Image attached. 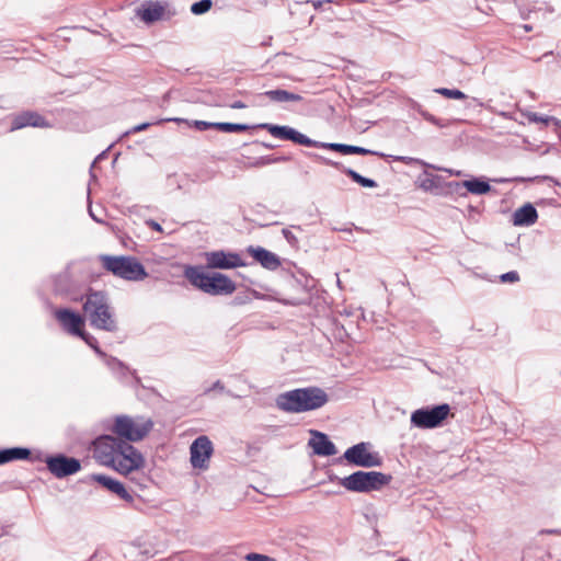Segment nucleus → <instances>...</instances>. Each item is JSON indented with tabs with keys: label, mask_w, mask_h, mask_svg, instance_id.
I'll return each instance as SVG.
<instances>
[{
	"label": "nucleus",
	"mask_w": 561,
	"mask_h": 561,
	"mask_svg": "<svg viewBox=\"0 0 561 561\" xmlns=\"http://www.w3.org/2000/svg\"><path fill=\"white\" fill-rule=\"evenodd\" d=\"M256 127L267 130L273 137L284 139V140H290L295 144L306 146V147H313V148H322V149H330L333 151H337L342 154H377V156H383L382 153H379L377 151L354 146V145H346V144H339V142H322L319 140H313L306 136L305 134L298 131L297 129L287 126V125H275L271 123H262L259 124Z\"/></svg>",
	"instance_id": "2"
},
{
	"label": "nucleus",
	"mask_w": 561,
	"mask_h": 561,
	"mask_svg": "<svg viewBox=\"0 0 561 561\" xmlns=\"http://www.w3.org/2000/svg\"><path fill=\"white\" fill-rule=\"evenodd\" d=\"M430 168L434 169V170H437V171L446 172L449 175H454V176H461L462 175V171H460V170L437 167V165H434V164H430Z\"/></svg>",
	"instance_id": "44"
},
{
	"label": "nucleus",
	"mask_w": 561,
	"mask_h": 561,
	"mask_svg": "<svg viewBox=\"0 0 561 561\" xmlns=\"http://www.w3.org/2000/svg\"><path fill=\"white\" fill-rule=\"evenodd\" d=\"M450 413V407L442 403L417 409L411 414V424L417 428H436L443 424Z\"/></svg>",
	"instance_id": "9"
},
{
	"label": "nucleus",
	"mask_w": 561,
	"mask_h": 561,
	"mask_svg": "<svg viewBox=\"0 0 561 561\" xmlns=\"http://www.w3.org/2000/svg\"><path fill=\"white\" fill-rule=\"evenodd\" d=\"M55 318L65 331L71 335L79 336L83 331L84 318L70 309H57Z\"/></svg>",
	"instance_id": "14"
},
{
	"label": "nucleus",
	"mask_w": 561,
	"mask_h": 561,
	"mask_svg": "<svg viewBox=\"0 0 561 561\" xmlns=\"http://www.w3.org/2000/svg\"><path fill=\"white\" fill-rule=\"evenodd\" d=\"M147 225H148L151 229H153V230H156V231H159V232H161V231H162V227H161V225H160L159 222L154 221V220H148V221H147Z\"/></svg>",
	"instance_id": "49"
},
{
	"label": "nucleus",
	"mask_w": 561,
	"mask_h": 561,
	"mask_svg": "<svg viewBox=\"0 0 561 561\" xmlns=\"http://www.w3.org/2000/svg\"><path fill=\"white\" fill-rule=\"evenodd\" d=\"M43 454L38 451L33 456L27 447H10L0 449V466L14 460H30L32 462L42 461Z\"/></svg>",
	"instance_id": "16"
},
{
	"label": "nucleus",
	"mask_w": 561,
	"mask_h": 561,
	"mask_svg": "<svg viewBox=\"0 0 561 561\" xmlns=\"http://www.w3.org/2000/svg\"><path fill=\"white\" fill-rule=\"evenodd\" d=\"M214 390H217L219 392H226L228 396L233 398H239V396L233 394L231 391H227L224 383L220 380L215 381L211 387L205 389L204 394H209Z\"/></svg>",
	"instance_id": "36"
},
{
	"label": "nucleus",
	"mask_w": 561,
	"mask_h": 561,
	"mask_svg": "<svg viewBox=\"0 0 561 561\" xmlns=\"http://www.w3.org/2000/svg\"><path fill=\"white\" fill-rule=\"evenodd\" d=\"M27 126L48 127L49 124L42 115L35 112H24L13 119L11 130H18Z\"/></svg>",
	"instance_id": "20"
},
{
	"label": "nucleus",
	"mask_w": 561,
	"mask_h": 561,
	"mask_svg": "<svg viewBox=\"0 0 561 561\" xmlns=\"http://www.w3.org/2000/svg\"><path fill=\"white\" fill-rule=\"evenodd\" d=\"M78 337L82 339L101 358L105 359L108 356L100 348L98 340L90 333L83 330Z\"/></svg>",
	"instance_id": "30"
},
{
	"label": "nucleus",
	"mask_w": 561,
	"mask_h": 561,
	"mask_svg": "<svg viewBox=\"0 0 561 561\" xmlns=\"http://www.w3.org/2000/svg\"><path fill=\"white\" fill-rule=\"evenodd\" d=\"M329 401L328 393L319 387L297 388L279 393L276 407L286 413H302L322 408Z\"/></svg>",
	"instance_id": "3"
},
{
	"label": "nucleus",
	"mask_w": 561,
	"mask_h": 561,
	"mask_svg": "<svg viewBox=\"0 0 561 561\" xmlns=\"http://www.w3.org/2000/svg\"><path fill=\"white\" fill-rule=\"evenodd\" d=\"M259 145H261L262 147L266 148V149H274L275 146L272 145V144H267V142H257Z\"/></svg>",
	"instance_id": "53"
},
{
	"label": "nucleus",
	"mask_w": 561,
	"mask_h": 561,
	"mask_svg": "<svg viewBox=\"0 0 561 561\" xmlns=\"http://www.w3.org/2000/svg\"><path fill=\"white\" fill-rule=\"evenodd\" d=\"M48 471L56 478L62 479L72 476L81 470L79 459L66 456L64 454L44 456L43 459Z\"/></svg>",
	"instance_id": "10"
},
{
	"label": "nucleus",
	"mask_w": 561,
	"mask_h": 561,
	"mask_svg": "<svg viewBox=\"0 0 561 561\" xmlns=\"http://www.w3.org/2000/svg\"><path fill=\"white\" fill-rule=\"evenodd\" d=\"M251 128L248 124L218 122L216 129L224 133H240Z\"/></svg>",
	"instance_id": "29"
},
{
	"label": "nucleus",
	"mask_w": 561,
	"mask_h": 561,
	"mask_svg": "<svg viewBox=\"0 0 561 561\" xmlns=\"http://www.w3.org/2000/svg\"><path fill=\"white\" fill-rule=\"evenodd\" d=\"M261 95L266 96L270 101L275 103L302 101V96L300 94L282 89L268 90L262 93Z\"/></svg>",
	"instance_id": "25"
},
{
	"label": "nucleus",
	"mask_w": 561,
	"mask_h": 561,
	"mask_svg": "<svg viewBox=\"0 0 561 561\" xmlns=\"http://www.w3.org/2000/svg\"><path fill=\"white\" fill-rule=\"evenodd\" d=\"M245 560L247 561H275V559L268 557V556H265V554H261V553H248L245 556Z\"/></svg>",
	"instance_id": "42"
},
{
	"label": "nucleus",
	"mask_w": 561,
	"mask_h": 561,
	"mask_svg": "<svg viewBox=\"0 0 561 561\" xmlns=\"http://www.w3.org/2000/svg\"><path fill=\"white\" fill-rule=\"evenodd\" d=\"M369 443H358L347 448L343 455V458L351 465L373 468L382 465V459L378 453L368 451Z\"/></svg>",
	"instance_id": "11"
},
{
	"label": "nucleus",
	"mask_w": 561,
	"mask_h": 561,
	"mask_svg": "<svg viewBox=\"0 0 561 561\" xmlns=\"http://www.w3.org/2000/svg\"><path fill=\"white\" fill-rule=\"evenodd\" d=\"M88 211H89L90 217H91L95 222L104 224V220H103L102 218H100L99 216H96V214H94V211H93V209H92V207H91V206H89Z\"/></svg>",
	"instance_id": "48"
},
{
	"label": "nucleus",
	"mask_w": 561,
	"mask_h": 561,
	"mask_svg": "<svg viewBox=\"0 0 561 561\" xmlns=\"http://www.w3.org/2000/svg\"><path fill=\"white\" fill-rule=\"evenodd\" d=\"M420 114L421 116L427 121L428 123L433 124V125H436L438 127H446L447 126V123H445L443 119L440 118H437L436 116H434L433 114H431L430 112L427 111H420Z\"/></svg>",
	"instance_id": "35"
},
{
	"label": "nucleus",
	"mask_w": 561,
	"mask_h": 561,
	"mask_svg": "<svg viewBox=\"0 0 561 561\" xmlns=\"http://www.w3.org/2000/svg\"><path fill=\"white\" fill-rule=\"evenodd\" d=\"M100 261L107 272L125 280L138 282L148 276L145 266L134 256L103 254Z\"/></svg>",
	"instance_id": "7"
},
{
	"label": "nucleus",
	"mask_w": 561,
	"mask_h": 561,
	"mask_svg": "<svg viewBox=\"0 0 561 561\" xmlns=\"http://www.w3.org/2000/svg\"><path fill=\"white\" fill-rule=\"evenodd\" d=\"M164 14V7L159 1H146L137 10V15L146 23L159 21Z\"/></svg>",
	"instance_id": "21"
},
{
	"label": "nucleus",
	"mask_w": 561,
	"mask_h": 561,
	"mask_svg": "<svg viewBox=\"0 0 561 561\" xmlns=\"http://www.w3.org/2000/svg\"><path fill=\"white\" fill-rule=\"evenodd\" d=\"M394 161H399V162H402L404 164H420V165H423L425 168H430V164L431 163H427L425 162L424 160H421L419 158H413V157H405V156H393L392 157Z\"/></svg>",
	"instance_id": "33"
},
{
	"label": "nucleus",
	"mask_w": 561,
	"mask_h": 561,
	"mask_svg": "<svg viewBox=\"0 0 561 561\" xmlns=\"http://www.w3.org/2000/svg\"><path fill=\"white\" fill-rule=\"evenodd\" d=\"M305 300H306V297L305 298H291V299L285 300L284 302L286 305H290V306H298V305L304 304Z\"/></svg>",
	"instance_id": "47"
},
{
	"label": "nucleus",
	"mask_w": 561,
	"mask_h": 561,
	"mask_svg": "<svg viewBox=\"0 0 561 561\" xmlns=\"http://www.w3.org/2000/svg\"><path fill=\"white\" fill-rule=\"evenodd\" d=\"M211 0H199L191 5V12L195 15H201L208 12L211 9Z\"/></svg>",
	"instance_id": "32"
},
{
	"label": "nucleus",
	"mask_w": 561,
	"mask_h": 561,
	"mask_svg": "<svg viewBox=\"0 0 561 561\" xmlns=\"http://www.w3.org/2000/svg\"><path fill=\"white\" fill-rule=\"evenodd\" d=\"M391 479L390 474L378 471H356L344 478L329 476L330 481H337L347 491L357 493L378 491L389 484Z\"/></svg>",
	"instance_id": "6"
},
{
	"label": "nucleus",
	"mask_w": 561,
	"mask_h": 561,
	"mask_svg": "<svg viewBox=\"0 0 561 561\" xmlns=\"http://www.w3.org/2000/svg\"><path fill=\"white\" fill-rule=\"evenodd\" d=\"M93 453L103 465L112 467L122 474H128L144 467L141 453L117 436L102 435L93 442Z\"/></svg>",
	"instance_id": "1"
},
{
	"label": "nucleus",
	"mask_w": 561,
	"mask_h": 561,
	"mask_svg": "<svg viewBox=\"0 0 561 561\" xmlns=\"http://www.w3.org/2000/svg\"><path fill=\"white\" fill-rule=\"evenodd\" d=\"M310 433L312 437L309 439L308 445L316 455L328 457L336 454L337 449L327 434L318 431H310Z\"/></svg>",
	"instance_id": "18"
},
{
	"label": "nucleus",
	"mask_w": 561,
	"mask_h": 561,
	"mask_svg": "<svg viewBox=\"0 0 561 561\" xmlns=\"http://www.w3.org/2000/svg\"><path fill=\"white\" fill-rule=\"evenodd\" d=\"M290 159H291L290 156H279V157H275L272 154L262 156V157L255 159L253 162L249 163L248 168H261V167L268 165V164L287 162Z\"/></svg>",
	"instance_id": "28"
},
{
	"label": "nucleus",
	"mask_w": 561,
	"mask_h": 561,
	"mask_svg": "<svg viewBox=\"0 0 561 561\" xmlns=\"http://www.w3.org/2000/svg\"><path fill=\"white\" fill-rule=\"evenodd\" d=\"M343 173H345L348 178H351L355 183L359 184L363 187L375 188L377 187V182L373 179L365 178L360 175L353 169L343 168L341 169Z\"/></svg>",
	"instance_id": "27"
},
{
	"label": "nucleus",
	"mask_w": 561,
	"mask_h": 561,
	"mask_svg": "<svg viewBox=\"0 0 561 561\" xmlns=\"http://www.w3.org/2000/svg\"><path fill=\"white\" fill-rule=\"evenodd\" d=\"M190 451L193 468L205 469L207 468V461L214 451L213 443L205 435L198 436L193 440Z\"/></svg>",
	"instance_id": "13"
},
{
	"label": "nucleus",
	"mask_w": 561,
	"mask_h": 561,
	"mask_svg": "<svg viewBox=\"0 0 561 561\" xmlns=\"http://www.w3.org/2000/svg\"><path fill=\"white\" fill-rule=\"evenodd\" d=\"M84 317L90 325L98 330L106 332H116L118 330L117 321L110 299L104 291L90 290L85 295L82 306Z\"/></svg>",
	"instance_id": "5"
},
{
	"label": "nucleus",
	"mask_w": 561,
	"mask_h": 561,
	"mask_svg": "<svg viewBox=\"0 0 561 561\" xmlns=\"http://www.w3.org/2000/svg\"><path fill=\"white\" fill-rule=\"evenodd\" d=\"M493 181L496 182V183H504V182H507L508 180H506V179H499L497 180L496 179V180H493Z\"/></svg>",
	"instance_id": "54"
},
{
	"label": "nucleus",
	"mask_w": 561,
	"mask_h": 561,
	"mask_svg": "<svg viewBox=\"0 0 561 561\" xmlns=\"http://www.w3.org/2000/svg\"><path fill=\"white\" fill-rule=\"evenodd\" d=\"M184 277L192 286L211 296H228L237 288L234 282L227 275L219 272L205 273L202 265L185 266Z\"/></svg>",
	"instance_id": "4"
},
{
	"label": "nucleus",
	"mask_w": 561,
	"mask_h": 561,
	"mask_svg": "<svg viewBox=\"0 0 561 561\" xmlns=\"http://www.w3.org/2000/svg\"><path fill=\"white\" fill-rule=\"evenodd\" d=\"M306 3H311L316 10H319L323 3H333V0H307Z\"/></svg>",
	"instance_id": "46"
},
{
	"label": "nucleus",
	"mask_w": 561,
	"mask_h": 561,
	"mask_svg": "<svg viewBox=\"0 0 561 561\" xmlns=\"http://www.w3.org/2000/svg\"><path fill=\"white\" fill-rule=\"evenodd\" d=\"M216 125L217 123H211V122H206V121H193V126L197 129V130H207V129H216Z\"/></svg>",
	"instance_id": "39"
},
{
	"label": "nucleus",
	"mask_w": 561,
	"mask_h": 561,
	"mask_svg": "<svg viewBox=\"0 0 561 561\" xmlns=\"http://www.w3.org/2000/svg\"><path fill=\"white\" fill-rule=\"evenodd\" d=\"M150 125H151V123H141L139 125H136V126L131 127L130 129H128L127 131H125L123 134V137L128 136L130 134L142 131V130L147 129Z\"/></svg>",
	"instance_id": "45"
},
{
	"label": "nucleus",
	"mask_w": 561,
	"mask_h": 561,
	"mask_svg": "<svg viewBox=\"0 0 561 561\" xmlns=\"http://www.w3.org/2000/svg\"><path fill=\"white\" fill-rule=\"evenodd\" d=\"M105 365L107 368L116 376L117 379H119L123 382L128 381V378L131 377L136 380V382H139V378L136 375V371L129 368L125 363L119 360L116 357L107 356L104 359Z\"/></svg>",
	"instance_id": "19"
},
{
	"label": "nucleus",
	"mask_w": 561,
	"mask_h": 561,
	"mask_svg": "<svg viewBox=\"0 0 561 561\" xmlns=\"http://www.w3.org/2000/svg\"><path fill=\"white\" fill-rule=\"evenodd\" d=\"M204 259V268L209 270H231L247 265L239 253L225 250L205 252Z\"/></svg>",
	"instance_id": "12"
},
{
	"label": "nucleus",
	"mask_w": 561,
	"mask_h": 561,
	"mask_svg": "<svg viewBox=\"0 0 561 561\" xmlns=\"http://www.w3.org/2000/svg\"><path fill=\"white\" fill-rule=\"evenodd\" d=\"M231 108H234V110H241V108H245L247 105L242 102V101H234L231 105H230Z\"/></svg>",
	"instance_id": "50"
},
{
	"label": "nucleus",
	"mask_w": 561,
	"mask_h": 561,
	"mask_svg": "<svg viewBox=\"0 0 561 561\" xmlns=\"http://www.w3.org/2000/svg\"><path fill=\"white\" fill-rule=\"evenodd\" d=\"M72 285L70 264L53 277V286L56 295L65 296L69 294Z\"/></svg>",
	"instance_id": "23"
},
{
	"label": "nucleus",
	"mask_w": 561,
	"mask_h": 561,
	"mask_svg": "<svg viewBox=\"0 0 561 561\" xmlns=\"http://www.w3.org/2000/svg\"><path fill=\"white\" fill-rule=\"evenodd\" d=\"M502 283H515L519 280V274L516 271H510L500 276Z\"/></svg>",
	"instance_id": "40"
},
{
	"label": "nucleus",
	"mask_w": 561,
	"mask_h": 561,
	"mask_svg": "<svg viewBox=\"0 0 561 561\" xmlns=\"http://www.w3.org/2000/svg\"><path fill=\"white\" fill-rule=\"evenodd\" d=\"M537 209L530 203L517 208L513 214V224L515 226H531L537 221Z\"/></svg>",
	"instance_id": "22"
},
{
	"label": "nucleus",
	"mask_w": 561,
	"mask_h": 561,
	"mask_svg": "<svg viewBox=\"0 0 561 561\" xmlns=\"http://www.w3.org/2000/svg\"><path fill=\"white\" fill-rule=\"evenodd\" d=\"M446 187L451 192V193H456L458 194L460 197H466L467 196V192L462 191V188H465V186L462 185V181L461 182H458V181H451V182H448L445 184Z\"/></svg>",
	"instance_id": "34"
},
{
	"label": "nucleus",
	"mask_w": 561,
	"mask_h": 561,
	"mask_svg": "<svg viewBox=\"0 0 561 561\" xmlns=\"http://www.w3.org/2000/svg\"><path fill=\"white\" fill-rule=\"evenodd\" d=\"M161 122L188 123V121H187V119H184V118H178V117L161 119V121H159L158 123H161Z\"/></svg>",
	"instance_id": "51"
},
{
	"label": "nucleus",
	"mask_w": 561,
	"mask_h": 561,
	"mask_svg": "<svg viewBox=\"0 0 561 561\" xmlns=\"http://www.w3.org/2000/svg\"><path fill=\"white\" fill-rule=\"evenodd\" d=\"M282 233L284 236V238L287 240V242L291 245V247H297L298 245V239L297 237L294 234V232L291 231L290 228H284L282 230Z\"/></svg>",
	"instance_id": "41"
},
{
	"label": "nucleus",
	"mask_w": 561,
	"mask_h": 561,
	"mask_svg": "<svg viewBox=\"0 0 561 561\" xmlns=\"http://www.w3.org/2000/svg\"><path fill=\"white\" fill-rule=\"evenodd\" d=\"M526 117L530 123H543L546 125L549 124V116H543L535 112L528 113Z\"/></svg>",
	"instance_id": "38"
},
{
	"label": "nucleus",
	"mask_w": 561,
	"mask_h": 561,
	"mask_svg": "<svg viewBox=\"0 0 561 561\" xmlns=\"http://www.w3.org/2000/svg\"><path fill=\"white\" fill-rule=\"evenodd\" d=\"M552 123L554 126L557 127H560L561 128V121L558 119L557 117H553V116H549V124Z\"/></svg>",
	"instance_id": "52"
},
{
	"label": "nucleus",
	"mask_w": 561,
	"mask_h": 561,
	"mask_svg": "<svg viewBox=\"0 0 561 561\" xmlns=\"http://www.w3.org/2000/svg\"><path fill=\"white\" fill-rule=\"evenodd\" d=\"M247 252L262 265V267L268 271H275L280 266V259L275 253L266 250L262 247H253L250 245L247 249Z\"/></svg>",
	"instance_id": "17"
},
{
	"label": "nucleus",
	"mask_w": 561,
	"mask_h": 561,
	"mask_svg": "<svg viewBox=\"0 0 561 561\" xmlns=\"http://www.w3.org/2000/svg\"><path fill=\"white\" fill-rule=\"evenodd\" d=\"M462 185L465 186V192L471 193L473 195H485L491 192L492 187L489 181L484 178H471L469 180L462 181Z\"/></svg>",
	"instance_id": "24"
},
{
	"label": "nucleus",
	"mask_w": 561,
	"mask_h": 561,
	"mask_svg": "<svg viewBox=\"0 0 561 561\" xmlns=\"http://www.w3.org/2000/svg\"><path fill=\"white\" fill-rule=\"evenodd\" d=\"M434 92L447 99L463 100L467 98V95L458 89L437 88Z\"/></svg>",
	"instance_id": "31"
},
{
	"label": "nucleus",
	"mask_w": 561,
	"mask_h": 561,
	"mask_svg": "<svg viewBox=\"0 0 561 561\" xmlns=\"http://www.w3.org/2000/svg\"><path fill=\"white\" fill-rule=\"evenodd\" d=\"M309 157H313L318 160H320L323 164L325 165H331V167H334L336 169H341V164L339 162H334L325 157H322V156H319V154H316V153H308Z\"/></svg>",
	"instance_id": "43"
},
{
	"label": "nucleus",
	"mask_w": 561,
	"mask_h": 561,
	"mask_svg": "<svg viewBox=\"0 0 561 561\" xmlns=\"http://www.w3.org/2000/svg\"><path fill=\"white\" fill-rule=\"evenodd\" d=\"M289 284L291 287L301 289L304 291V294L307 296L308 290H309V279L308 278H305V282H301L297 277L293 276L289 280Z\"/></svg>",
	"instance_id": "37"
},
{
	"label": "nucleus",
	"mask_w": 561,
	"mask_h": 561,
	"mask_svg": "<svg viewBox=\"0 0 561 561\" xmlns=\"http://www.w3.org/2000/svg\"><path fill=\"white\" fill-rule=\"evenodd\" d=\"M90 479L92 481L101 484L103 488H105L107 491H110L111 493L118 496L121 500H123L127 503L134 502L133 494L130 492H128V490L125 488V485L121 481H118L110 476L101 474V473L91 474Z\"/></svg>",
	"instance_id": "15"
},
{
	"label": "nucleus",
	"mask_w": 561,
	"mask_h": 561,
	"mask_svg": "<svg viewBox=\"0 0 561 561\" xmlns=\"http://www.w3.org/2000/svg\"><path fill=\"white\" fill-rule=\"evenodd\" d=\"M291 228H295L297 230H301V227L300 226H291Z\"/></svg>",
	"instance_id": "55"
},
{
	"label": "nucleus",
	"mask_w": 561,
	"mask_h": 561,
	"mask_svg": "<svg viewBox=\"0 0 561 561\" xmlns=\"http://www.w3.org/2000/svg\"><path fill=\"white\" fill-rule=\"evenodd\" d=\"M417 186L424 192L434 193L443 186L442 178L424 171L416 180Z\"/></svg>",
	"instance_id": "26"
},
{
	"label": "nucleus",
	"mask_w": 561,
	"mask_h": 561,
	"mask_svg": "<svg viewBox=\"0 0 561 561\" xmlns=\"http://www.w3.org/2000/svg\"><path fill=\"white\" fill-rule=\"evenodd\" d=\"M153 422L144 416L131 417L129 415H117L112 432L127 443L144 439L152 430Z\"/></svg>",
	"instance_id": "8"
}]
</instances>
